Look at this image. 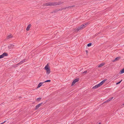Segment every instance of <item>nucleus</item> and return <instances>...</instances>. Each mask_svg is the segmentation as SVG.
I'll return each mask as SVG.
<instances>
[{
  "instance_id": "nucleus-1",
  "label": "nucleus",
  "mask_w": 124,
  "mask_h": 124,
  "mask_svg": "<svg viewBox=\"0 0 124 124\" xmlns=\"http://www.w3.org/2000/svg\"><path fill=\"white\" fill-rule=\"evenodd\" d=\"M63 2L62 1H59L58 2H51V6H55L56 5H58L62 4Z\"/></svg>"
},
{
  "instance_id": "nucleus-2",
  "label": "nucleus",
  "mask_w": 124,
  "mask_h": 124,
  "mask_svg": "<svg viewBox=\"0 0 124 124\" xmlns=\"http://www.w3.org/2000/svg\"><path fill=\"white\" fill-rule=\"evenodd\" d=\"M45 69L46 71V73L47 74H49L50 72V70L49 67H48V65L47 64L45 67Z\"/></svg>"
},
{
  "instance_id": "nucleus-3",
  "label": "nucleus",
  "mask_w": 124,
  "mask_h": 124,
  "mask_svg": "<svg viewBox=\"0 0 124 124\" xmlns=\"http://www.w3.org/2000/svg\"><path fill=\"white\" fill-rule=\"evenodd\" d=\"M44 104L43 103V102H42L41 103L39 104L38 105H37L35 107V110H36L38 109L41 106L43 105Z\"/></svg>"
},
{
  "instance_id": "nucleus-4",
  "label": "nucleus",
  "mask_w": 124,
  "mask_h": 124,
  "mask_svg": "<svg viewBox=\"0 0 124 124\" xmlns=\"http://www.w3.org/2000/svg\"><path fill=\"white\" fill-rule=\"evenodd\" d=\"M83 29V28L82 27H81L80 26L78 28H76L75 29V31H78L79 30H81Z\"/></svg>"
},
{
  "instance_id": "nucleus-5",
  "label": "nucleus",
  "mask_w": 124,
  "mask_h": 124,
  "mask_svg": "<svg viewBox=\"0 0 124 124\" xmlns=\"http://www.w3.org/2000/svg\"><path fill=\"white\" fill-rule=\"evenodd\" d=\"M14 46V45L13 44H10L8 46V48L9 49H12Z\"/></svg>"
},
{
  "instance_id": "nucleus-6",
  "label": "nucleus",
  "mask_w": 124,
  "mask_h": 124,
  "mask_svg": "<svg viewBox=\"0 0 124 124\" xmlns=\"http://www.w3.org/2000/svg\"><path fill=\"white\" fill-rule=\"evenodd\" d=\"M75 6H74V5L72 6H69V7H68L65 8H64L63 9L64 10H66V8H67V9H68L69 8H72Z\"/></svg>"
},
{
  "instance_id": "nucleus-7",
  "label": "nucleus",
  "mask_w": 124,
  "mask_h": 124,
  "mask_svg": "<svg viewBox=\"0 0 124 124\" xmlns=\"http://www.w3.org/2000/svg\"><path fill=\"white\" fill-rule=\"evenodd\" d=\"M87 24V23H85L83 24L82 25L80 26L81 27H82L83 29L84 28H85L86 26H86Z\"/></svg>"
},
{
  "instance_id": "nucleus-8",
  "label": "nucleus",
  "mask_w": 124,
  "mask_h": 124,
  "mask_svg": "<svg viewBox=\"0 0 124 124\" xmlns=\"http://www.w3.org/2000/svg\"><path fill=\"white\" fill-rule=\"evenodd\" d=\"M121 58V57H118L116 58L114 60L113 62H116V61H118L119 60V59H120Z\"/></svg>"
},
{
  "instance_id": "nucleus-9",
  "label": "nucleus",
  "mask_w": 124,
  "mask_h": 124,
  "mask_svg": "<svg viewBox=\"0 0 124 124\" xmlns=\"http://www.w3.org/2000/svg\"><path fill=\"white\" fill-rule=\"evenodd\" d=\"M31 26V25L30 24H29L26 28V30L27 31H28L30 28Z\"/></svg>"
},
{
  "instance_id": "nucleus-10",
  "label": "nucleus",
  "mask_w": 124,
  "mask_h": 124,
  "mask_svg": "<svg viewBox=\"0 0 124 124\" xmlns=\"http://www.w3.org/2000/svg\"><path fill=\"white\" fill-rule=\"evenodd\" d=\"M2 56L3 57V58L4 57V56H8V54L6 52H4L2 54Z\"/></svg>"
},
{
  "instance_id": "nucleus-11",
  "label": "nucleus",
  "mask_w": 124,
  "mask_h": 124,
  "mask_svg": "<svg viewBox=\"0 0 124 124\" xmlns=\"http://www.w3.org/2000/svg\"><path fill=\"white\" fill-rule=\"evenodd\" d=\"M44 82H40L38 85L37 88H39L41 86H42V84L43 83H44Z\"/></svg>"
},
{
  "instance_id": "nucleus-12",
  "label": "nucleus",
  "mask_w": 124,
  "mask_h": 124,
  "mask_svg": "<svg viewBox=\"0 0 124 124\" xmlns=\"http://www.w3.org/2000/svg\"><path fill=\"white\" fill-rule=\"evenodd\" d=\"M99 87V85L98 84L94 86L92 88L93 89H95L97 88H98Z\"/></svg>"
},
{
  "instance_id": "nucleus-13",
  "label": "nucleus",
  "mask_w": 124,
  "mask_h": 124,
  "mask_svg": "<svg viewBox=\"0 0 124 124\" xmlns=\"http://www.w3.org/2000/svg\"><path fill=\"white\" fill-rule=\"evenodd\" d=\"M79 78H77L75 79L73 81L75 82V83L78 82L79 80Z\"/></svg>"
},
{
  "instance_id": "nucleus-14",
  "label": "nucleus",
  "mask_w": 124,
  "mask_h": 124,
  "mask_svg": "<svg viewBox=\"0 0 124 124\" xmlns=\"http://www.w3.org/2000/svg\"><path fill=\"white\" fill-rule=\"evenodd\" d=\"M105 63H103L101 64H100L98 66V67H101L102 66H104L105 65Z\"/></svg>"
},
{
  "instance_id": "nucleus-15",
  "label": "nucleus",
  "mask_w": 124,
  "mask_h": 124,
  "mask_svg": "<svg viewBox=\"0 0 124 124\" xmlns=\"http://www.w3.org/2000/svg\"><path fill=\"white\" fill-rule=\"evenodd\" d=\"M26 60H25V59L23 60L22 61H21L19 63H18V64H22V63L24 62Z\"/></svg>"
},
{
  "instance_id": "nucleus-16",
  "label": "nucleus",
  "mask_w": 124,
  "mask_h": 124,
  "mask_svg": "<svg viewBox=\"0 0 124 124\" xmlns=\"http://www.w3.org/2000/svg\"><path fill=\"white\" fill-rule=\"evenodd\" d=\"M124 73V68L121 70L119 72V74H121Z\"/></svg>"
},
{
  "instance_id": "nucleus-17",
  "label": "nucleus",
  "mask_w": 124,
  "mask_h": 124,
  "mask_svg": "<svg viewBox=\"0 0 124 124\" xmlns=\"http://www.w3.org/2000/svg\"><path fill=\"white\" fill-rule=\"evenodd\" d=\"M107 80V79H104V80H102V81H101V82L102 85Z\"/></svg>"
},
{
  "instance_id": "nucleus-18",
  "label": "nucleus",
  "mask_w": 124,
  "mask_h": 124,
  "mask_svg": "<svg viewBox=\"0 0 124 124\" xmlns=\"http://www.w3.org/2000/svg\"><path fill=\"white\" fill-rule=\"evenodd\" d=\"M12 36H11V35H9L7 37V39H8L10 38H12Z\"/></svg>"
},
{
  "instance_id": "nucleus-19",
  "label": "nucleus",
  "mask_w": 124,
  "mask_h": 124,
  "mask_svg": "<svg viewBox=\"0 0 124 124\" xmlns=\"http://www.w3.org/2000/svg\"><path fill=\"white\" fill-rule=\"evenodd\" d=\"M58 11V9H56L54 10L52 12H51V13H56Z\"/></svg>"
},
{
  "instance_id": "nucleus-20",
  "label": "nucleus",
  "mask_w": 124,
  "mask_h": 124,
  "mask_svg": "<svg viewBox=\"0 0 124 124\" xmlns=\"http://www.w3.org/2000/svg\"><path fill=\"white\" fill-rule=\"evenodd\" d=\"M41 99V98H37L36 99V100H37L38 101H40Z\"/></svg>"
},
{
  "instance_id": "nucleus-21",
  "label": "nucleus",
  "mask_w": 124,
  "mask_h": 124,
  "mask_svg": "<svg viewBox=\"0 0 124 124\" xmlns=\"http://www.w3.org/2000/svg\"><path fill=\"white\" fill-rule=\"evenodd\" d=\"M51 81L50 80H47L45 81H44L43 82H44V83L45 82H51Z\"/></svg>"
},
{
  "instance_id": "nucleus-22",
  "label": "nucleus",
  "mask_w": 124,
  "mask_h": 124,
  "mask_svg": "<svg viewBox=\"0 0 124 124\" xmlns=\"http://www.w3.org/2000/svg\"><path fill=\"white\" fill-rule=\"evenodd\" d=\"M91 45H92V43H90L87 44V46H91Z\"/></svg>"
},
{
  "instance_id": "nucleus-23",
  "label": "nucleus",
  "mask_w": 124,
  "mask_h": 124,
  "mask_svg": "<svg viewBox=\"0 0 124 124\" xmlns=\"http://www.w3.org/2000/svg\"><path fill=\"white\" fill-rule=\"evenodd\" d=\"M75 82L74 81H73L72 82V83L71 86H73L74 84H75Z\"/></svg>"
},
{
  "instance_id": "nucleus-24",
  "label": "nucleus",
  "mask_w": 124,
  "mask_h": 124,
  "mask_svg": "<svg viewBox=\"0 0 124 124\" xmlns=\"http://www.w3.org/2000/svg\"><path fill=\"white\" fill-rule=\"evenodd\" d=\"M48 3H47L44 4V5L45 6H48Z\"/></svg>"
},
{
  "instance_id": "nucleus-25",
  "label": "nucleus",
  "mask_w": 124,
  "mask_h": 124,
  "mask_svg": "<svg viewBox=\"0 0 124 124\" xmlns=\"http://www.w3.org/2000/svg\"><path fill=\"white\" fill-rule=\"evenodd\" d=\"M87 73V70H85V71H84L83 72V73H85V74H86Z\"/></svg>"
},
{
  "instance_id": "nucleus-26",
  "label": "nucleus",
  "mask_w": 124,
  "mask_h": 124,
  "mask_svg": "<svg viewBox=\"0 0 124 124\" xmlns=\"http://www.w3.org/2000/svg\"><path fill=\"white\" fill-rule=\"evenodd\" d=\"M122 81V80L121 81H120L119 82H117V83H116V85H118V84H120V82H121Z\"/></svg>"
},
{
  "instance_id": "nucleus-27",
  "label": "nucleus",
  "mask_w": 124,
  "mask_h": 124,
  "mask_svg": "<svg viewBox=\"0 0 124 124\" xmlns=\"http://www.w3.org/2000/svg\"><path fill=\"white\" fill-rule=\"evenodd\" d=\"M48 6H51V2H48Z\"/></svg>"
},
{
  "instance_id": "nucleus-28",
  "label": "nucleus",
  "mask_w": 124,
  "mask_h": 124,
  "mask_svg": "<svg viewBox=\"0 0 124 124\" xmlns=\"http://www.w3.org/2000/svg\"><path fill=\"white\" fill-rule=\"evenodd\" d=\"M99 85V87H100V86H101V85H102V84H101V83L100 82V83L98 84Z\"/></svg>"
},
{
  "instance_id": "nucleus-29",
  "label": "nucleus",
  "mask_w": 124,
  "mask_h": 124,
  "mask_svg": "<svg viewBox=\"0 0 124 124\" xmlns=\"http://www.w3.org/2000/svg\"><path fill=\"white\" fill-rule=\"evenodd\" d=\"M109 102V101H108V100H107L106 101H105L103 103V104H104V103H106L107 102Z\"/></svg>"
},
{
  "instance_id": "nucleus-30",
  "label": "nucleus",
  "mask_w": 124,
  "mask_h": 124,
  "mask_svg": "<svg viewBox=\"0 0 124 124\" xmlns=\"http://www.w3.org/2000/svg\"><path fill=\"white\" fill-rule=\"evenodd\" d=\"M64 8H62L61 9H59L58 10V11H60V10H63V9H63Z\"/></svg>"
},
{
  "instance_id": "nucleus-31",
  "label": "nucleus",
  "mask_w": 124,
  "mask_h": 124,
  "mask_svg": "<svg viewBox=\"0 0 124 124\" xmlns=\"http://www.w3.org/2000/svg\"><path fill=\"white\" fill-rule=\"evenodd\" d=\"M3 57L2 55H0V59L3 58Z\"/></svg>"
},
{
  "instance_id": "nucleus-32",
  "label": "nucleus",
  "mask_w": 124,
  "mask_h": 124,
  "mask_svg": "<svg viewBox=\"0 0 124 124\" xmlns=\"http://www.w3.org/2000/svg\"><path fill=\"white\" fill-rule=\"evenodd\" d=\"M108 100V101H111V98H109Z\"/></svg>"
},
{
  "instance_id": "nucleus-33",
  "label": "nucleus",
  "mask_w": 124,
  "mask_h": 124,
  "mask_svg": "<svg viewBox=\"0 0 124 124\" xmlns=\"http://www.w3.org/2000/svg\"><path fill=\"white\" fill-rule=\"evenodd\" d=\"M6 122V121H4L3 122V123H0V124H3L5 122Z\"/></svg>"
},
{
  "instance_id": "nucleus-34",
  "label": "nucleus",
  "mask_w": 124,
  "mask_h": 124,
  "mask_svg": "<svg viewBox=\"0 0 124 124\" xmlns=\"http://www.w3.org/2000/svg\"><path fill=\"white\" fill-rule=\"evenodd\" d=\"M86 54H87L88 53V51L87 50H86Z\"/></svg>"
},
{
  "instance_id": "nucleus-35",
  "label": "nucleus",
  "mask_w": 124,
  "mask_h": 124,
  "mask_svg": "<svg viewBox=\"0 0 124 124\" xmlns=\"http://www.w3.org/2000/svg\"><path fill=\"white\" fill-rule=\"evenodd\" d=\"M113 98V97H111V98H111V100Z\"/></svg>"
},
{
  "instance_id": "nucleus-36",
  "label": "nucleus",
  "mask_w": 124,
  "mask_h": 124,
  "mask_svg": "<svg viewBox=\"0 0 124 124\" xmlns=\"http://www.w3.org/2000/svg\"><path fill=\"white\" fill-rule=\"evenodd\" d=\"M99 124H101V123H99Z\"/></svg>"
},
{
  "instance_id": "nucleus-37",
  "label": "nucleus",
  "mask_w": 124,
  "mask_h": 124,
  "mask_svg": "<svg viewBox=\"0 0 124 124\" xmlns=\"http://www.w3.org/2000/svg\"><path fill=\"white\" fill-rule=\"evenodd\" d=\"M123 105H124V103L123 104Z\"/></svg>"
}]
</instances>
